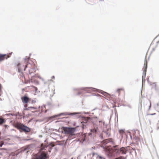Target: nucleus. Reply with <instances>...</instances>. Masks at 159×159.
Wrapping results in <instances>:
<instances>
[{"mask_svg":"<svg viewBox=\"0 0 159 159\" xmlns=\"http://www.w3.org/2000/svg\"><path fill=\"white\" fill-rule=\"evenodd\" d=\"M155 114H156V113H153V114H150V115H155Z\"/></svg>","mask_w":159,"mask_h":159,"instance_id":"nucleus-21","label":"nucleus"},{"mask_svg":"<svg viewBox=\"0 0 159 159\" xmlns=\"http://www.w3.org/2000/svg\"><path fill=\"white\" fill-rule=\"evenodd\" d=\"M98 130V128H97L96 129H93L91 130V132H93V133H96Z\"/></svg>","mask_w":159,"mask_h":159,"instance_id":"nucleus-14","label":"nucleus"},{"mask_svg":"<svg viewBox=\"0 0 159 159\" xmlns=\"http://www.w3.org/2000/svg\"><path fill=\"white\" fill-rule=\"evenodd\" d=\"M34 102V101H32V102Z\"/></svg>","mask_w":159,"mask_h":159,"instance_id":"nucleus-29","label":"nucleus"},{"mask_svg":"<svg viewBox=\"0 0 159 159\" xmlns=\"http://www.w3.org/2000/svg\"><path fill=\"white\" fill-rule=\"evenodd\" d=\"M151 103H150V107H151Z\"/></svg>","mask_w":159,"mask_h":159,"instance_id":"nucleus-27","label":"nucleus"},{"mask_svg":"<svg viewBox=\"0 0 159 159\" xmlns=\"http://www.w3.org/2000/svg\"><path fill=\"white\" fill-rule=\"evenodd\" d=\"M21 99L23 102L27 103L29 102L30 99L26 96H24L21 97Z\"/></svg>","mask_w":159,"mask_h":159,"instance_id":"nucleus-8","label":"nucleus"},{"mask_svg":"<svg viewBox=\"0 0 159 159\" xmlns=\"http://www.w3.org/2000/svg\"><path fill=\"white\" fill-rule=\"evenodd\" d=\"M30 109H36L37 108L35 107H29L27 108L28 110H30Z\"/></svg>","mask_w":159,"mask_h":159,"instance_id":"nucleus-17","label":"nucleus"},{"mask_svg":"<svg viewBox=\"0 0 159 159\" xmlns=\"http://www.w3.org/2000/svg\"><path fill=\"white\" fill-rule=\"evenodd\" d=\"M99 122H102V121H99Z\"/></svg>","mask_w":159,"mask_h":159,"instance_id":"nucleus-28","label":"nucleus"},{"mask_svg":"<svg viewBox=\"0 0 159 159\" xmlns=\"http://www.w3.org/2000/svg\"><path fill=\"white\" fill-rule=\"evenodd\" d=\"M3 144V143H1L0 144V147H2V145Z\"/></svg>","mask_w":159,"mask_h":159,"instance_id":"nucleus-20","label":"nucleus"},{"mask_svg":"<svg viewBox=\"0 0 159 159\" xmlns=\"http://www.w3.org/2000/svg\"><path fill=\"white\" fill-rule=\"evenodd\" d=\"M4 122V119L0 118V124H2Z\"/></svg>","mask_w":159,"mask_h":159,"instance_id":"nucleus-18","label":"nucleus"},{"mask_svg":"<svg viewBox=\"0 0 159 159\" xmlns=\"http://www.w3.org/2000/svg\"><path fill=\"white\" fill-rule=\"evenodd\" d=\"M47 154L45 152H43L40 154H35L33 156L32 159H47Z\"/></svg>","mask_w":159,"mask_h":159,"instance_id":"nucleus-4","label":"nucleus"},{"mask_svg":"<svg viewBox=\"0 0 159 159\" xmlns=\"http://www.w3.org/2000/svg\"><path fill=\"white\" fill-rule=\"evenodd\" d=\"M62 129L65 134L69 135V138L75 135V128L63 127Z\"/></svg>","mask_w":159,"mask_h":159,"instance_id":"nucleus-2","label":"nucleus"},{"mask_svg":"<svg viewBox=\"0 0 159 159\" xmlns=\"http://www.w3.org/2000/svg\"><path fill=\"white\" fill-rule=\"evenodd\" d=\"M1 89V85L0 84V90Z\"/></svg>","mask_w":159,"mask_h":159,"instance_id":"nucleus-22","label":"nucleus"},{"mask_svg":"<svg viewBox=\"0 0 159 159\" xmlns=\"http://www.w3.org/2000/svg\"><path fill=\"white\" fill-rule=\"evenodd\" d=\"M47 146L46 145H44L43 143L41 145L40 150L42 151L44 149L45 150V148H47Z\"/></svg>","mask_w":159,"mask_h":159,"instance_id":"nucleus-11","label":"nucleus"},{"mask_svg":"<svg viewBox=\"0 0 159 159\" xmlns=\"http://www.w3.org/2000/svg\"><path fill=\"white\" fill-rule=\"evenodd\" d=\"M51 149H51V148H50V150H49V152H50V151L51 150Z\"/></svg>","mask_w":159,"mask_h":159,"instance_id":"nucleus-24","label":"nucleus"},{"mask_svg":"<svg viewBox=\"0 0 159 159\" xmlns=\"http://www.w3.org/2000/svg\"><path fill=\"white\" fill-rule=\"evenodd\" d=\"M157 43H159V41L157 42Z\"/></svg>","mask_w":159,"mask_h":159,"instance_id":"nucleus-26","label":"nucleus"},{"mask_svg":"<svg viewBox=\"0 0 159 159\" xmlns=\"http://www.w3.org/2000/svg\"><path fill=\"white\" fill-rule=\"evenodd\" d=\"M15 127L18 129H21L24 131L29 132L30 131V128L20 123H17L15 125Z\"/></svg>","mask_w":159,"mask_h":159,"instance_id":"nucleus-3","label":"nucleus"},{"mask_svg":"<svg viewBox=\"0 0 159 159\" xmlns=\"http://www.w3.org/2000/svg\"><path fill=\"white\" fill-rule=\"evenodd\" d=\"M12 52L7 53V54H0V62L5 59H7L11 56Z\"/></svg>","mask_w":159,"mask_h":159,"instance_id":"nucleus-6","label":"nucleus"},{"mask_svg":"<svg viewBox=\"0 0 159 159\" xmlns=\"http://www.w3.org/2000/svg\"><path fill=\"white\" fill-rule=\"evenodd\" d=\"M49 145L51 146V147H53L54 146V145L53 144L51 143Z\"/></svg>","mask_w":159,"mask_h":159,"instance_id":"nucleus-19","label":"nucleus"},{"mask_svg":"<svg viewBox=\"0 0 159 159\" xmlns=\"http://www.w3.org/2000/svg\"><path fill=\"white\" fill-rule=\"evenodd\" d=\"M86 137V134H81L79 136L78 139V141L80 142L83 143Z\"/></svg>","mask_w":159,"mask_h":159,"instance_id":"nucleus-7","label":"nucleus"},{"mask_svg":"<svg viewBox=\"0 0 159 159\" xmlns=\"http://www.w3.org/2000/svg\"><path fill=\"white\" fill-rule=\"evenodd\" d=\"M102 94L105 96L106 97H107V98H109V97H110V94H109L108 93H106L105 92H103Z\"/></svg>","mask_w":159,"mask_h":159,"instance_id":"nucleus-12","label":"nucleus"},{"mask_svg":"<svg viewBox=\"0 0 159 159\" xmlns=\"http://www.w3.org/2000/svg\"><path fill=\"white\" fill-rule=\"evenodd\" d=\"M119 133L120 134L122 138H123L124 136L126 135L125 132L123 129H120L119 131Z\"/></svg>","mask_w":159,"mask_h":159,"instance_id":"nucleus-9","label":"nucleus"},{"mask_svg":"<svg viewBox=\"0 0 159 159\" xmlns=\"http://www.w3.org/2000/svg\"><path fill=\"white\" fill-rule=\"evenodd\" d=\"M113 143V139H105L101 142V147L104 149L108 157H110L114 156L116 154V155L126 154L127 151L126 148L122 147L119 149L117 146L111 148L108 144Z\"/></svg>","mask_w":159,"mask_h":159,"instance_id":"nucleus-1","label":"nucleus"},{"mask_svg":"<svg viewBox=\"0 0 159 159\" xmlns=\"http://www.w3.org/2000/svg\"><path fill=\"white\" fill-rule=\"evenodd\" d=\"M97 159H105V158L102 156L98 155L97 157Z\"/></svg>","mask_w":159,"mask_h":159,"instance_id":"nucleus-15","label":"nucleus"},{"mask_svg":"<svg viewBox=\"0 0 159 159\" xmlns=\"http://www.w3.org/2000/svg\"><path fill=\"white\" fill-rule=\"evenodd\" d=\"M24 90V89H23L22 90L23 91Z\"/></svg>","mask_w":159,"mask_h":159,"instance_id":"nucleus-32","label":"nucleus"},{"mask_svg":"<svg viewBox=\"0 0 159 159\" xmlns=\"http://www.w3.org/2000/svg\"><path fill=\"white\" fill-rule=\"evenodd\" d=\"M34 102V101H32V102Z\"/></svg>","mask_w":159,"mask_h":159,"instance_id":"nucleus-30","label":"nucleus"},{"mask_svg":"<svg viewBox=\"0 0 159 159\" xmlns=\"http://www.w3.org/2000/svg\"><path fill=\"white\" fill-rule=\"evenodd\" d=\"M35 90H37V88L36 87H35Z\"/></svg>","mask_w":159,"mask_h":159,"instance_id":"nucleus-23","label":"nucleus"},{"mask_svg":"<svg viewBox=\"0 0 159 159\" xmlns=\"http://www.w3.org/2000/svg\"><path fill=\"white\" fill-rule=\"evenodd\" d=\"M147 68V62L146 59L145 60L144 66V71L146 72Z\"/></svg>","mask_w":159,"mask_h":159,"instance_id":"nucleus-10","label":"nucleus"},{"mask_svg":"<svg viewBox=\"0 0 159 159\" xmlns=\"http://www.w3.org/2000/svg\"><path fill=\"white\" fill-rule=\"evenodd\" d=\"M117 91L118 93L119 94H120L121 92L124 93V90L123 89H119L117 90Z\"/></svg>","mask_w":159,"mask_h":159,"instance_id":"nucleus-13","label":"nucleus"},{"mask_svg":"<svg viewBox=\"0 0 159 159\" xmlns=\"http://www.w3.org/2000/svg\"><path fill=\"white\" fill-rule=\"evenodd\" d=\"M20 63H18L17 65V66L18 67V71L19 72L20 71L21 69H22L21 68L19 67V66H20Z\"/></svg>","mask_w":159,"mask_h":159,"instance_id":"nucleus-16","label":"nucleus"},{"mask_svg":"<svg viewBox=\"0 0 159 159\" xmlns=\"http://www.w3.org/2000/svg\"><path fill=\"white\" fill-rule=\"evenodd\" d=\"M27 67L29 68V71L30 74H31V73H33L36 71L35 66L34 63H33L32 64H30L29 63L26 64L25 65L24 70H25V69Z\"/></svg>","mask_w":159,"mask_h":159,"instance_id":"nucleus-5","label":"nucleus"},{"mask_svg":"<svg viewBox=\"0 0 159 159\" xmlns=\"http://www.w3.org/2000/svg\"><path fill=\"white\" fill-rule=\"evenodd\" d=\"M1 153L0 152V155H1Z\"/></svg>","mask_w":159,"mask_h":159,"instance_id":"nucleus-31","label":"nucleus"},{"mask_svg":"<svg viewBox=\"0 0 159 159\" xmlns=\"http://www.w3.org/2000/svg\"><path fill=\"white\" fill-rule=\"evenodd\" d=\"M94 153H93V156H94Z\"/></svg>","mask_w":159,"mask_h":159,"instance_id":"nucleus-25","label":"nucleus"}]
</instances>
